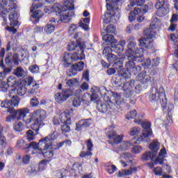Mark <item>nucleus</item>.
<instances>
[{"label":"nucleus","instance_id":"f257e3e1","mask_svg":"<svg viewBox=\"0 0 178 178\" xmlns=\"http://www.w3.org/2000/svg\"><path fill=\"white\" fill-rule=\"evenodd\" d=\"M129 40L125 51V55L128 59L125 63V69H128L132 73H137V72H141V66L136 65V62L141 63L144 61V49L137 47V43L133 40L134 38Z\"/></svg>","mask_w":178,"mask_h":178},{"label":"nucleus","instance_id":"f03ea898","mask_svg":"<svg viewBox=\"0 0 178 178\" xmlns=\"http://www.w3.org/2000/svg\"><path fill=\"white\" fill-rule=\"evenodd\" d=\"M86 44L83 40L78 39L76 42H70L67 47V51H76L73 54L65 53L63 59V66L69 67L76 60H83L86 58L84 54Z\"/></svg>","mask_w":178,"mask_h":178},{"label":"nucleus","instance_id":"7ed1b4c3","mask_svg":"<svg viewBox=\"0 0 178 178\" xmlns=\"http://www.w3.org/2000/svg\"><path fill=\"white\" fill-rule=\"evenodd\" d=\"M135 123L137 124H140L143 130L141 136L137 139L134 137L130 141L122 142L120 145V148L122 151H127L130 147H134V144H140L141 141L144 143H148L149 141V137L152 136V129H151V122H144L142 123L141 120H135Z\"/></svg>","mask_w":178,"mask_h":178},{"label":"nucleus","instance_id":"20e7f679","mask_svg":"<svg viewBox=\"0 0 178 178\" xmlns=\"http://www.w3.org/2000/svg\"><path fill=\"white\" fill-rule=\"evenodd\" d=\"M74 9L73 0H65L63 6L60 4H54L53 6L54 12H55L56 16L60 17V21L63 23H69L70 17L74 15L73 13Z\"/></svg>","mask_w":178,"mask_h":178},{"label":"nucleus","instance_id":"39448f33","mask_svg":"<svg viewBox=\"0 0 178 178\" xmlns=\"http://www.w3.org/2000/svg\"><path fill=\"white\" fill-rule=\"evenodd\" d=\"M159 23H161V22L158 18L154 17L152 19L149 27L143 31L144 35L145 36L138 40L139 47H143L147 49H151V48L154 47L152 38L156 35V33L154 30L158 27V26H159Z\"/></svg>","mask_w":178,"mask_h":178},{"label":"nucleus","instance_id":"423d86ee","mask_svg":"<svg viewBox=\"0 0 178 178\" xmlns=\"http://www.w3.org/2000/svg\"><path fill=\"white\" fill-rule=\"evenodd\" d=\"M58 132L53 131L47 136L39 140L37 143L35 141L31 142L27 145L26 149H34L37 152L44 151V149H51L54 141L58 138Z\"/></svg>","mask_w":178,"mask_h":178},{"label":"nucleus","instance_id":"0eeeda50","mask_svg":"<svg viewBox=\"0 0 178 178\" xmlns=\"http://www.w3.org/2000/svg\"><path fill=\"white\" fill-rule=\"evenodd\" d=\"M47 118V112L43 109H37L33 112L29 114V118H24V122L26 124H30L31 122H35V123L32 124L31 127L32 130L35 131H40V129L41 127H44L45 126V123H44V120H45Z\"/></svg>","mask_w":178,"mask_h":178},{"label":"nucleus","instance_id":"6e6552de","mask_svg":"<svg viewBox=\"0 0 178 178\" xmlns=\"http://www.w3.org/2000/svg\"><path fill=\"white\" fill-rule=\"evenodd\" d=\"M127 71H122L120 73L121 75V81H122V85L120 88L121 91H124V97L125 98H130V97L134 94V91L133 90V88L134 87V81L127 80V79H130V76L134 74V76L138 74L140 71H138L137 73H134L130 71L129 69H126Z\"/></svg>","mask_w":178,"mask_h":178},{"label":"nucleus","instance_id":"1a4fd4ad","mask_svg":"<svg viewBox=\"0 0 178 178\" xmlns=\"http://www.w3.org/2000/svg\"><path fill=\"white\" fill-rule=\"evenodd\" d=\"M7 109V112L8 113H10V115H8L6 118V122L8 123H10L11 122H13V120H24V118L26 116L27 113L30 112V110L29 108H21L18 110H15L13 107H8L6 108Z\"/></svg>","mask_w":178,"mask_h":178},{"label":"nucleus","instance_id":"9d476101","mask_svg":"<svg viewBox=\"0 0 178 178\" xmlns=\"http://www.w3.org/2000/svg\"><path fill=\"white\" fill-rule=\"evenodd\" d=\"M149 98V101H160L162 108L166 109L168 100L165 96V90L163 87H160L159 89L156 87H153L150 90Z\"/></svg>","mask_w":178,"mask_h":178},{"label":"nucleus","instance_id":"9b49d317","mask_svg":"<svg viewBox=\"0 0 178 178\" xmlns=\"http://www.w3.org/2000/svg\"><path fill=\"white\" fill-rule=\"evenodd\" d=\"M91 92L92 95H90V93H85L82 97V101H85L86 98H90V101H97L98 99V97L100 95H104V98L106 97L108 98V96H106V88L105 87H102L101 88L94 86L91 88Z\"/></svg>","mask_w":178,"mask_h":178},{"label":"nucleus","instance_id":"f8f14e48","mask_svg":"<svg viewBox=\"0 0 178 178\" xmlns=\"http://www.w3.org/2000/svg\"><path fill=\"white\" fill-rule=\"evenodd\" d=\"M149 149L152 152H146L142 155L143 161H154L156 156V152L159 151V142L154 141L149 145Z\"/></svg>","mask_w":178,"mask_h":178},{"label":"nucleus","instance_id":"ddd939ff","mask_svg":"<svg viewBox=\"0 0 178 178\" xmlns=\"http://www.w3.org/2000/svg\"><path fill=\"white\" fill-rule=\"evenodd\" d=\"M158 1L155 4V8L157 9L156 15L159 17H163L169 13V3L168 0H157Z\"/></svg>","mask_w":178,"mask_h":178},{"label":"nucleus","instance_id":"4468645a","mask_svg":"<svg viewBox=\"0 0 178 178\" xmlns=\"http://www.w3.org/2000/svg\"><path fill=\"white\" fill-rule=\"evenodd\" d=\"M10 91L11 92H10L8 95V98H10L11 99L2 102L1 104V108H10L17 106V105H19L20 99H19V97L12 95L13 92H15V88H12Z\"/></svg>","mask_w":178,"mask_h":178},{"label":"nucleus","instance_id":"2eb2a0df","mask_svg":"<svg viewBox=\"0 0 178 178\" xmlns=\"http://www.w3.org/2000/svg\"><path fill=\"white\" fill-rule=\"evenodd\" d=\"M102 17L104 24L116 23V21L119 20V18L120 17V11H119V8H116L111 12L105 13Z\"/></svg>","mask_w":178,"mask_h":178},{"label":"nucleus","instance_id":"dca6fc26","mask_svg":"<svg viewBox=\"0 0 178 178\" xmlns=\"http://www.w3.org/2000/svg\"><path fill=\"white\" fill-rule=\"evenodd\" d=\"M73 90L70 89L63 90L61 92H57L54 95V99L57 104H62L67 101L70 97H72Z\"/></svg>","mask_w":178,"mask_h":178},{"label":"nucleus","instance_id":"f3484780","mask_svg":"<svg viewBox=\"0 0 178 178\" xmlns=\"http://www.w3.org/2000/svg\"><path fill=\"white\" fill-rule=\"evenodd\" d=\"M109 98V97H108ZM106 103L100 104L98 106L99 112L102 113H106L109 112H112V111H116V104L112 102H111V99H108Z\"/></svg>","mask_w":178,"mask_h":178},{"label":"nucleus","instance_id":"a211bd4d","mask_svg":"<svg viewBox=\"0 0 178 178\" xmlns=\"http://www.w3.org/2000/svg\"><path fill=\"white\" fill-rule=\"evenodd\" d=\"M165 155H166V149L163 148L160 150L159 153V156L154 161V163L150 162L147 163L148 168L149 169H152L155 166V165H163V158H165Z\"/></svg>","mask_w":178,"mask_h":178},{"label":"nucleus","instance_id":"6ab92c4d","mask_svg":"<svg viewBox=\"0 0 178 178\" xmlns=\"http://www.w3.org/2000/svg\"><path fill=\"white\" fill-rule=\"evenodd\" d=\"M6 65L8 66V72H10L12 70V67L13 66H19V62H20V60L19 59V54H14L13 57L7 56L5 60Z\"/></svg>","mask_w":178,"mask_h":178},{"label":"nucleus","instance_id":"aec40b11","mask_svg":"<svg viewBox=\"0 0 178 178\" xmlns=\"http://www.w3.org/2000/svg\"><path fill=\"white\" fill-rule=\"evenodd\" d=\"M103 55L109 63H115L118 60V56L112 54V48L106 47L103 50Z\"/></svg>","mask_w":178,"mask_h":178},{"label":"nucleus","instance_id":"412c9836","mask_svg":"<svg viewBox=\"0 0 178 178\" xmlns=\"http://www.w3.org/2000/svg\"><path fill=\"white\" fill-rule=\"evenodd\" d=\"M84 69V62L79 61L71 67V70L67 72V76L70 77H73V76H76L77 74L76 72H81Z\"/></svg>","mask_w":178,"mask_h":178},{"label":"nucleus","instance_id":"4be33fe9","mask_svg":"<svg viewBox=\"0 0 178 178\" xmlns=\"http://www.w3.org/2000/svg\"><path fill=\"white\" fill-rule=\"evenodd\" d=\"M40 8H42V3H37L36 4H33L31 8V17L36 19L35 22H38L40 17H41V15H40L41 10H37L40 9Z\"/></svg>","mask_w":178,"mask_h":178},{"label":"nucleus","instance_id":"5701e85b","mask_svg":"<svg viewBox=\"0 0 178 178\" xmlns=\"http://www.w3.org/2000/svg\"><path fill=\"white\" fill-rule=\"evenodd\" d=\"M86 147L88 148V152H81L79 154L81 158H85V159H90L91 156H92V152H90L92 151L94 145H92V142H91V139H88L86 142Z\"/></svg>","mask_w":178,"mask_h":178},{"label":"nucleus","instance_id":"b1692460","mask_svg":"<svg viewBox=\"0 0 178 178\" xmlns=\"http://www.w3.org/2000/svg\"><path fill=\"white\" fill-rule=\"evenodd\" d=\"M8 13H10L8 19L10 20V26H13L14 27L19 26V14L16 11V9L8 12Z\"/></svg>","mask_w":178,"mask_h":178},{"label":"nucleus","instance_id":"393cba45","mask_svg":"<svg viewBox=\"0 0 178 178\" xmlns=\"http://www.w3.org/2000/svg\"><path fill=\"white\" fill-rule=\"evenodd\" d=\"M15 0H2L0 2V6L1 8H7L8 12H11V10H15L17 8L16 3H13Z\"/></svg>","mask_w":178,"mask_h":178},{"label":"nucleus","instance_id":"a878e982","mask_svg":"<svg viewBox=\"0 0 178 178\" xmlns=\"http://www.w3.org/2000/svg\"><path fill=\"white\" fill-rule=\"evenodd\" d=\"M137 80L141 83V84H147L151 81V76L147 74V72H141L137 76Z\"/></svg>","mask_w":178,"mask_h":178},{"label":"nucleus","instance_id":"bb28decb","mask_svg":"<svg viewBox=\"0 0 178 178\" xmlns=\"http://www.w3.org/2000/svg\"><path fill=\"white\" fill-rule=\"evenodd\" d=\"M60 121L61 123H67V124H70L72 123V120L70 118V113L67 111H65L60 115Z\"/></svg>","mask_w":178,"mask_h":178},{"label":"nucleus","instance_id":"cd10ccee","mask_svg":"<svg viewBox=\"0 0 178 178\" xmlns=\"http://www.w3.org/2000/svg\"><path fill=\"white\" fill-rule=\"evenodd\" d=\"M175 109V106L173 105V104L170 103L168 104V117L167 118L166 120H165V124H170V123H172L173 122V120H172V115H173V110Z\"/></svg>","mask_w":178,"mask_h":178},{"label":"nucleus","instance_id":"c85d7f7f","mask_svg":"<svg viewBox=\"0 0 178 178\" xmlns=\"http://www.w3.org/2000/svg\"><path fill=\"white\" fill-rule=\"evenodd\" d=\"M137 111L136 110H133L131 111L129 113H127V116H126V119H127V120H130V119H135L134 122H136V120L138 121H141V123H149V122H143V120L140 119L138 120L137 118Z\"/></svg>","mask_w":178,"mask_h":178},{"label":"nucleus","instance_id":"c756f323","mask_svg":"<svg viewBox=\"0 0 178 178\" xmlns=\"http://www.w3.org/2000/svg\"><path fill=\"white\" fill-rule=\"evenodd\" d=\"M103 41L110 42V44H118V40L115 39L113 35L106 34L102 36Z\"/></svg>","mask_w":178,"mask_h":178},{"label":"nucleus","instance_id":"7c9ffc66","mask_svg":"<svg viewBox=\"0 0 178 178\" xmlns=\"http://www.w3.org/2000/svg\"><path fill=\"white\" fill-rule=\"evenodd\" d=\"M145 3V0H130V3L127 7V10H130L131 8L137 5V6H141Z\"/></svg>","mask_w":178,"mask_h":178},{"label":"nucleus","instance_id":"2f4dec72","mask_svg":"<svg viewBox=\"0 0 178 178\" xmlns=\"http://www.w3.org/2000/svg\"><path fill=\"white\" fill-rule=\"evenodd\" d=\"M148 12V5L145 4L142 8L136 7L134 10V15H138L141 13L142 15H145Z\"/></svg>","mask_w":178,"mask_h":178},{"label":"nucleus","instance_id":"473e14b6","mask_svg":"<svg viewBox=\"0 0 178 178\" xmlns=\"http://www.w3.org/2000/svg\"><path fill=\"white\" fill-rule=\"evenodd\" d=\"M115 98V109L118 108V106H120V105H123L124 103V99L122 97V94L120 93H115L114 95Z\"/></svg>","mask_w":178,"mask_h":178},{"label":"nucleus","instance_id":"72a5a7b5","mask_svg":"<svg viewBox=\"0 0 178 178\" xmlns=\"http://www.w3.org/2000/svg\"><path fill=\"white\" fill-rule=\"evenodd\" d=\"M14 91H15L19 97H23V95H25L26 92H27V89L22 85H19L16 88H14Z\"/></svg>","mask_w":178,"mask_h":178},{"label":"nucleus","instance_id":"f704fd0d","mask_svg":"<svg viewBox=\"0 0 178 178\" xmlns=\"http://www.w3.org/2000/svg\"><path fill=\"white\" fill-rule=\"evenodd\" d=\"M13 74L17 77H24L26 76V72L22 68V67H17L14 70Z\"/></svg>","mask_w":178,"mask_h":178},{"label":"nucleus","instance_id":"c9c22d12","mask_svg":"<svg viewBox=\"0 0 178 178\" xmlns=\"http://www.w3.org/2000/svg\"><path fill=\"white\" fill-rule=\"evenodd\" d=\"M48 149H46L44 150H40L39 154H41L44 158H46L47 159H49V158H52L54 156V150H47Z\"/></svg>","mask_w":178,"mask_h":178},{"label":"nucleus","instance_id":"e433bc0d","mask_svg":"<svg viewBox=\"0 0 178 178\" xmlns=\"http://www.w3.org/2000/svg\"><path fill=\"white\" fill-rule=\"evenodd\" d=\"M65 84V87H72V88L74 87H77V86H79V79L76 78H72L68 80Z\"/></svg>","mask_w":178,"mask_h":178},{"label":"nucleus","instance_id":"4c0bfd02","mask_svg":"<svg viewBox=\"0 0 178 178\" xmlns=\"http://www.w3.org/2000/svg\"><path fill=\"white\" fill-rule=\"evenodd\" d=\"M35 133L32 130H29L28 131H26V140H28L29 143L35 140V136L38 134V131L36 132L35 131Z\"/></svg>","mask_w":178,"mask_h":178},{"label":"nucleus","instance_id":"58836bf2","mask_svg":"<svg viewBox=\"0 0 178 178\" xmlns=\"http://www.w3.org/2000/svg\"><path fill=\"white\" fill-rule=\"evenodd\" d=\"M6 145H8V142H6V138L0 132V148L1 149H5L6 148Z\"/></svg>","mask_w":178,"mask_h":178},{"label":"nucleus","instance_id":"ea45409f","mask_svg":"<svg viewBox=\"0 0 178 178\" xmlns=\"http://www.w3.org/2000/svg\"><path fill=\"white\" fill-rule=\"evenodd\" d=\"M122 158L127 160V163H129V165H131L133 162V155L130 153H123L121 156Z\"/></svg>","mask_w":178,"mask_h":178},{"label":"nucleus","instance_id":"a19ab883","mask_svg":"<svg viewBox=\"0 0 178 178\" xmlns=\"http://www.w3.org/2000/svg\"><path fill=\"white\" fill-rule=\"evenodd\" d=\"M13 129L15 131L20 133V131H23V130H24V125H23V123L22 122H18L15 124V125L13 126Z\"/></svg>","mask_w":178,"mask_h":178},{"label":"nucleus","instance_id":"79ce46f5","mask_svg":"<svg viewBox=\"0 0 178 178\" xmlns=\"http://www.w3.org/2000/svg\"><path fill=\"white\" fill-rule=\"evenodd\" d=\"M54 175H56V178H66V170L61 169L57 170L54 172Z\"/></svg>","mask_w":178,"mask_h":178},{"label":"nucleus","instance_id":"37998d69","mask_svg":"<svg viewBox=\"0 0 178 178\" xmlns=\"http://www.w3.org/2000/svg\"><path fill=\"white\" fill-rule=\"evenodd\" d=\"M120 78L116 79L115 81H113V85L114 87H118V90H120L122 88V86L123 84V81H122V75L120 74Z\"/></svg>","mask_w":178,"mask_h":178},{"label":"nucleus","instance_id":"c03bdc74","mask_svg":"<svg viewBox=\"0 0 178 178\" xmlns=\"http://www.w3.org/2000/svg\"><path fill=\"white\" fill-rule=\"evenodd\" d=\"M44 31L47 34H51L53 31H55V25L54 24H49L44 27Z\"/></svg>","mask_w":178,"mask_h":178},{"label":"nucleus","instance_id":"a18cd8bd","mask_svg":"<svg viewBox=\"0 0 178 178\" xmlns=\"http://www.w3.org/2000/svg\"><path fill=\"white\" fill-rule=\"evenodd\" d=\"M8 87H15V86H16V78H15V76H10L8 79H7V83H6Z\"/></svg>","mask_w":178,"mask_h":178},{"label":"nucleus","instance_id":"49530a36","mask_svg":"<svg viewBox=\"0 0 178 178\" xmlns=\"http://www.w3.org/2000/svg\"><path fill=\"white\" fill-rule=\"evenodd\" d=\"M28 144L23 139H19L17 140V148H26L27 149Z\"/></svg>","mask_w":178,"mask_h":178},{"label":"nucleus","instance_id":"de8ad7c7","mask_svg":"<svg viewBox=\"0 0 178 178\" xmlns=\"http://www.w3.org/2000/svg\"><path fill=\"white\" fill-rule=\"evenodd\" d=\"M29 70L33 74H37V73L40 72V67L37 65H32L29 67Z\"/></svg>","mask_w":178,"mask_h":178},{"label":"nucleus","instance_id":"09e8293b","mask_svg":"<svg viewBox=\"0 0 178 178\" xmlns=\"http://www.w3.org/2000/svg\"><path fill=\"white\" fill-rule=\"evenodd\" d=\"M47 163H48V161L46 160H42L38 165V169L39 172H41L42 170H45L47 169Z\"/></svg>","mask_w":178,"mask_h":178},{"label":"nucleus","instance_id":"8fccbe9b","mask_svg":"<svg viewBox=\"0 0 178 178\" xmlns=\"http://www.w3.org/2000/svg\"><path fill=\"white\" fill-rule=\"evenodd\" d=\"M106 170L108 172V173H109V175H113V173H115V172H116V166L115 165H106Z\"/></svg>","mask_w":178,"mask_h":178},{"label":"nucleus","instance_id":"3c124183","mask_svg":"<svg viewBox=\"0 0 178 178\" xmlns=\"http://www.w3.org/2000/svg\"><path fill=\"white\" fill-rule=\"evenodd\" d=\"M113 66L117 70H119V69H121V67H123V60H119L118 58L117 60L115 62H114Z\"/></svg>","mask_w":178,"mask_h":178},{"label":"nucleus","instance_id":"603ef678","mask_svg":"<svg viewBox=\"0 0 178 178\" xmlns=\"http://www.w3.org/2000/svg\"><path fill=\"white\" fill-rule=\"evenodd\" d=\"M72 105L74 108H78L81 105V97H74L72 100Z\"/></svg>","mask_w":178,"mask_h":178},{"label":"nucleus","instance_id":"864d4df0","mask_svg":"<svg viewBox=\"0 0 178 178\" xmlns=\"http://www.w3.org/2000/svg\"><path fill=\"white\" fill-rule=\"evenodd\" d=\"M106 33H110L111 34H116V28L115 27V26L113 24H110L108 26H107L106 29Z\"/></svg>","mask_w":178,"mask_h":178},{"label":"nucleus","instance_id":"5fc2aeb1","mask_svg":"<svg viewBox=\"0 0 178 178\" xmlns=\"http://www.w3.org/2000/svg\"><path fill=\"white\" fill-rule=\"evenodd\" d=\"M140 132L141 129L140 128L134 127L131 129L129 134L130 136H137V134H140Z\"/></svg>","mask_w":178,"mask_h":178},{"label":"nucleus","instance_id":"6e6d98bb","mask_svg":"<svg viewBox=\"0 0 178 178\" xmlns=\"http://www.w3.org/2000/svg\"><path fill=\"white\" fill-rule=\"evenodd\" d=\"M8 88H9V86H8L6 82L5 81L0 82V91H2L3 92H6Z\"/></svg>","mask_w":178,"mask_h":178},{"label":"nucleus","instance_id":"4d7b16f0","mask_svg":"<svg viewBox=\"0 0 178 178\" xmlns=\"http://www.w3.org/2000/svg\"><path fill=\"white\" fill-rule=\"evenodd\" d=\"M70 124L67 123H63L61 125V131L63 133H69L70 131V126H69Z\"/></svg>","mask_w":178,"mask_h":178},{"label":"nucleus","instance_id":"13d9d810","mask_svg":"<svg viewBox=\"0 0 178 178\" xmlns=\"http://www.w3.org/2000/svg\"><path fill=\"white\" fill-rule=\"evenodd\" d=\"M115 144H119L122 143V140H123V135H118L116 134L113 138Z\"/></svg>","mask_w":178,"mask_h":178},{"label":"nucleus","instance_id":"bf43d9fd","mask_svg":"<svg viewBox=\"0 0 178 178\" xmlns=\"http://www.w3.org/2000/svg\"><path fill=\"white\" fill-rule=\"evenodd\" d=\"M32 87L33 88L28 91L29 95H33V94L35 92V90H38V88H40V84L35 83L34 85H32Z\"/></svg>","mask_w":178,"mask_h":178},{"label":"nucleus","instance_id":"052dcab7","mask_svg":"<svg viewBox=\"0 0 178 178\" xmlns=\"http://www.w3.org/2000/svg\"><path fill=\"white\" fill-rule=\"evenodd\" d=\"M106 135L109 140H113V138L116 136V132L113 130H108L106 131Z\"/></svg>","mask_w":178,"mask_h":178},{"label":"nucleus","instance_id":"680f3d73","mask_svg":"<svg viewBox=\"0 0 178 178\" xmlns=\"http://www.w3.org/2000/svg\"><path fill=\"white\" fill-rule=\"evenodd\" d=\"M141 151H143V147L140 145H136L131 149V152H134V154H140Z\"/></svg>","mask_w":178,"mask_h":178},{"label":"nucleus","instance_id":"e2e57ef3","mask_svg":"<svg viewBox=\"0 0 178 178\" xmlns=\"http://www.w3.org/2000/svg\"><path fill=\"white\" fill-rule=\"evenodd\" d=\"M39 172L38 167H35L34 165L31 166V169L29 170L31 175H38Z\"/></svg>","mask_w":178,"mask_h":178},{"label":"nucleus","instance_id":"0e129e2a","mask_svg":"<svg viewBox=\"0 0 178 178\" xmlns=\"http://www.w3.org/2000/svg\"><path fill=\"white\" fill-rule=\"evenodd\" d=\"M143 15H144V14H141V13L135 14L136 20L139 23L144 22V19H145V17L144 16H143Z\"/></svg>","mask_w":178,"mask_h":178},{"label":"nucleus","instance_id":"69168bd1","mask_svg":"<svg viewBox=\"0 0 178 178\" xmlns=\"http://www.w3.org/2000/svg\"><path fill=\"white\" fill-rule=\"evenodd\" d=\"M81 122L83 127H88L91 124V119L83 120Z\"/></svg>","mask_w":178,"mask_h":178},{"label":"nucleus","instance_id":"338daca9","mask_svg":"<svg viewBox=\"0 0 178 178\" xmlns=\"http://www.w3.org/2000/svg\"><path fill=\"white\" fill-rule=\"evenodd\" d=\"M153 172L156 176H162V168H161V167L154 168Z\"/></svg>","mask_w":178,"mask_h":178},{"label":"nucleus","instance_id":"774afa93","mask_svg":"<svg viewBox=\"0 0 178 178\" xmlns=\"http://www.w3.org/2000/svg\"><path fill=\"white\" fill-rule=\"evenodd\" d=\"M40 104V102H38V99L37 97H33L31 99V106H37Z\"/></svg>","mask_w":178,"mask_h":178}]
</instances>
